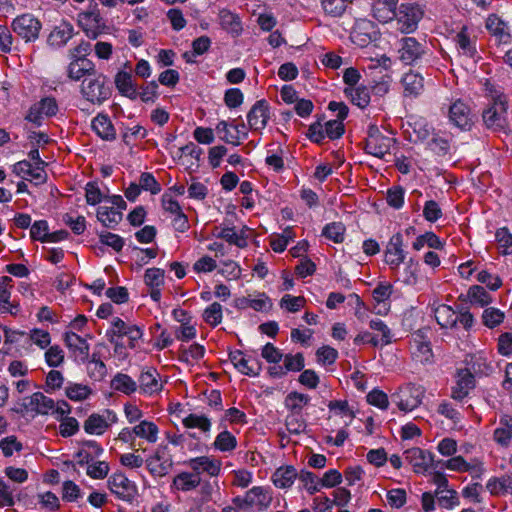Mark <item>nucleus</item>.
<instances>
[{
  "instance_id": "f257e3e1",
  "label": "nucleus",
  "mask_w": 512,
  "mask_h": 512,
  "mask_svg": "<svg viewBox=\"0 0 512 512\" xmlns=\"http://www.w3.org/2000/svg\"><path fill=\"white\" fill-rule=\"evenodd\" d=\"M81 93L87 101L93 104L103 103L111 95V89L107 85V77L95 71L94 75L84 78L82 81Z\"/></svg>"
},
{
  "instance_id": "f03ea898",
  "label": "nucleus",
  "mask_w": 512,
  "mask_h": 512,
  "mask_svg": "<svg viewBox=\"0 0 512 512\" xmlns=\"http://www.w3.org/2000/svg\"><path fill=\"white\" fill-rule=\"evenodd\" d=\"M272 499L268 489L255 486L248 490L244 497H235L233 503L242 510L252 509L255 512H261L270 506Z\"/></svg>"
},
{
  "instance_id": "7ed1b4c3",
  "label": "nucleus",
  "mask_w": 512,
  "mask_h": 512,
  "mask_svg": "<svg viewBox=\"0 0 512 512\" xmlns=\"http://www.w3.org/2000/svg\"><path fill=\"white\" fill-rule=\"evenodd\" d=\"M484 124L488 129L504 131L508 128L507 101L505 97H498L493 104L483 111Z\"/></svg>"
},
{
  "instance_id": "20e7f679",
  "label": "nucleus",
  "mask_w": 512,
  "mask_h": 512,
  "mask_svg": "<svg viewBox=\"0 0 512 512\" xmlns=\"http://www.w3.org/2000/svg\"><path fill=\"white\" fill-rule=\"evenodd\" d=\"M77 22L90 39H96L106 28L96 3L90 5L87 10L80 12L77 16Z\"/></svg>"
},
{
  "instance_id": "39448f33",
  "label": "nucleus",
  "mask_w": 512,
  "mask_h": 512,
  "mask_svg": "<svg viewBox=\"0 0 512 512\" xmlns=\"http://www.w3.org/2000/svg\"><path fill=\"white\" fill-rule=\"evenodd\" d=\"M11 28L25 42H33L38 39L42 24L32 14L25 13L12 21Z\"/></svg>"
},
{
  "instance_id": "423d86ee",
  "label": "nucleus",
  "mask_w": 512,
  "mask_h": 512,
  "mask_svg": "<svg viewBox=\"0 0 512 512\" xmlns=\"http://www.w3.org/2000/svg\"><path fill=\"white\" fill-rule=\"evenodd\" d=\"M424 388L422 386L409 385L406 388L392 395V401L404 412H409L417 408L424 397Z\"/></svg>"
},
{
  "instance_id": "0eeeda50",
  "label": "nucleus",
  "mask_w": 512,
  "mask_h": 512,
  "mask_svg": "<svg viewBox=\"0 0 512 512\" xmlns=\"http://www.w3.org/2000/svg\"><path fill=\"white\" fill-rule=\"evenodd\" d=\"M399 59L406 65L417 64L426 54L425 43H421L414 37H404L399 41Z\"/></svg>"
},
{
  "instance_id": "6e6552de",
  "label": "nucleus",
  "mask_w": 512,
  "mask_h": 512,
  "mask_svg": "<svg viewBox=\"0 0 512 512\" xmlns=\"http://www.w3.org/2000/svg\"><path fill=\"white\" fill-rule=\"evenodd\" d=\"M110 491L119 499L130 502L137 492L135 484L123 473H114L108 480Z\"/></svg>"
},
{
  "instance_id": "1a4fd4ad",
  "label": "nucleus",
  "mask_w": 512,
  "mask_h": 512,
  "mask_svg": "<svg viewBox=\"0 0 512 512\" xmlns=\"http://www.w3.org/2000/svg\"><path fill=\"white\" fill-rule=\"evenodd\" d=\"M21 407L22 413L47 415L54 410V400L45 396L42 392H35L23 399Z\"/></svg>"
},
{
  "instance_id": "9d476101",
  "label": "nucleus",
  "mask_w": 512,
  "mask_h": 512,
  "mask_svg": "<svg viewBox=\"0 0 512 512\" xmlns=\"http://www.w3.org/2000/svg\"><path fill=\"white\" fill-rule=\"evenodd\" d=\"M64 342L75 362L83 364L88 361L90 346L86 339L74 332L68 331L64 334Z\"/></svg>"
},
{
  "instance_id": "9b49d317",
  "label": "nucleus",
  "mask_w": 512,
  "mask_h": 512,
  "mask_svg": "<svg viewBox=\"0 0 512 512\" xmlns=\"http://www.w3.org/2000/svg\"><path fill=\"white\" fill-rule=\"evenodd\" d=\"M475 388V378L470 369H459L456 375V384L452 387L451 397L462 401Z\"/></svg>"
},
{
  "instance_id": "f8f14e48",
  "label": "nucleus",
  "mask_w": 512,
  "mask_h": 512,
  "mask_svg": "<svg viewBox=\"0 0 512 512\" xmlns=\"http://www.w3.org/2000/svg\"><path fill=\"white\" fill-rule=\"evenodd\" d=\"M58 111V105L54 98L46 97L43 98L40 102L34 104L30 110L26 119L30 122H33L37 125L41 124V120L44 117H51L56 115Z\"/></svg>"
},
{
  "instance_id": "ddd939ff",
  "label": "nucleus",
  "mask_w": 512,
  "mask_h": 512,
  "mask_svg": "<svg viewBox=\"0 0 512 512\" xmlns=\"http://www.w3.org/2000/svg\"><path fill=\"white\" fill-rule=\"evenodd\" d=\"M404 259L405 253L403 250V237L400 233H396L390 238L387 244L385 262L392 270H395L404 262Z\"/></svg>"
},
{
  "instance_id": "4468645a",
  "label": "nucleus",
  "mask_w": 512,
  "mask_h": 512,
  "mask_svg": "<svg viewBox=\"0 0 512 512\" xmlns=\"http://www.w3.org/2000/svg\"><path fill=\"white\" fill-rule=\"evenodd\" d=\"M269 107L265 100L257 101L247 115L249 128L255 131L263 130L269 120Z\"/></svg>"
},
{
  "instance_id": "2eb2a0df",
  "label": "nucleus",
  "mask_w": 512,
  "mask_h": 512,
  "mask_svg": "<svg viewBox=\"0 0 512 512\" xmlns=\"http://www.w3.org/2000/svg\"><path fill=\"white\" fill-rule=\"evenodd\" d=\"M421 18L422 12L418 7L402 6L397 19L398 29L402 33L413 32Z\"/></svg>"
},
{
  "instance_id": "dca6fc26",
  "label": "nucleus",
  "mask_w": 512,
  "mask_h": 512,
  "mask_svg": "<svg viewBox=\"0 0 512 512\" xmlns=\"http://www.w3.org/2000/svg\"><path fill=\"white\" fill-rule=\"evenodd\" d=\"M125 67L129 68V70L117 72L114 78V83L120 94L130 98L131 100H135L139 95V92L137 91V85L133 81V76L129 64L126 63Z\"/></svg>"
},
{
  "instance_id": "f3484780",
  "label": "nucleus",
  "mask_w": 512,
  "mask_h": 512,
  "mask_svg": "<svg viewBox=\"0 0 512 512\" xmlns=\"http://www.w3.org/2000/svg\"><path fill=\"white\" fill-rule=\"evenodd\" d=\"M405 459L416 473H424L433 465L432 454L418 447L408 449L405 452Z\"/></svg>"
},
{
  "instance_id": "a211bd4d",
  "label": "nucleus",
  "mask_w": 512,
  "mask_h": 512,
  "mask_svg": "<svg viewBox=\"0 0 512 512\" xmlns=\"http://www.w3.org/2000/svg\"><path fill=\"white\" fill-rule=\"evenodd\" d=\"M449 119L461 130H468L472 125L470 108L461 101H456L450 106Z\"/></svg>"
},
{
  "instance_id": "6ab92c4d",
  "label": "nucleus",
  "mask_w": 512,
  "mask_h": 512,
  "mask_svg": "<svg viewBox=\"0 0 512 512\" xmlns=\"http://www.w3.org/2000/svg\"><path fill=\"white\" fill-rule=\"evenodd\" d=\"M13 172L26 180L35 181L36 185L42 184L47 179V174L43 167H32L27 160L19 161L13 166Z\"/></svg>"
},
{
  "instance_id": "aec40b11",
  "label": "nucleus",
  "mask_w": 512,
  "mask_h": 512,
  "mask_svg": "<svg viewBox=\"0 0 512 512\" xmlns=\"http://www.w3.org/2000/svg\"><path fill=\"white\" fill-rule=\"evenodd\" d=\"M186 464L191 468L194 474H198L199 476L202 472H206L210 476H217L221 470V461L208 456L192 458L188 460Z\"/></svg>"
},
{
  "instance_id": "412c9836",
  "label": "nucleus",
  "mask_w": 512,
  "mask_h": 512,
  "mask_svg": "<svg viewBox=\"0 0 512 512\" xmlns=\"http://www.w3.org/2000/svg\"><path fill=\"white\" fill-rule=\"evenodd\" d=\"M67 67V75L73 81H79L82 78H89L95 74V64L89 59H70Z\"/></svg>"
},
{
  "instance_id": "4be33fe9",
  "label": "nucleus",
  "mask_w": 512,
  "mask_h": 512,
  "mask_svg": "<svg viewBox=\"0 0 512 512\" xmlns=\"http://www.w3.org/2000/svg\"><path fill=\"white\" fill-rule=\"evenodd\" d=\"M108 420L116 421V415L109 411H105V415L91 414L84 423V430L88 434L101 435L109 427Z\"/></svg>"
},
{
  "instance_id": "5701e85b",
  "label": "nucleus",
  "mask_w": 512,
  "mask_h": 512,
  "mask_svg": "<svg viewBox=\"0 0 512 512\" xmlns=\"http://www.w3.org/2000/svg\"><path fill=\"white\" fill-rule=\"evenodd\" d=\"M201 485V476L193 472H180L174 476L170 489L172 492H190Z\"/></svg>"
},
{
  "instance_id": "b1692460",
  "label": "nucleus",
  "mask_w": 512,
  "mask_h": 512,
  "mask_svg": "<svg viewBox=\"0 0 512 512\" xmlns=\"http://www.w3.org/2000/svg\"><path fill=\"white\" fill-rule=\"evenodd\" d=\"M73 25L68 21H62L55 26L48 36V43L54 47H63L74 36Z\"/></svg>"
},
{
  "instance_id": "393cba45",
  "label": "nucleus",
  "mask_w": 512,
  "mask_h": 512,
  "mask_svg": "<svg viewBox=\"0 0 512 512\" xmlns=\"http://www.w3.org/2000/svg\"><path fill=\"white\" fill-rule=\"evenodd\" d=\"M401 83L405 97L415 98L420 95L424 89L423 77L413 71L406 73Z\"/></svg>"
},
{
  "instance_id": "a878e982",
  "label": "nucleus",
  "mask_w": 512,
  "mask_h": 512,
  "mask_svg": "<svg viewBox=\"0 0 512 512\" xmlns=\"http://www.w3.org/2000/svg\"><path fill=\"white\" fill-rule=\"evenodd\" d=\"M159 373L156 369L149 368L142 371L139 376V388L146 394L158 393L162 390V384L158 380Z\"/></svg>"
},
{
  "instance_id": "bb28decb",
  "label": "nucleus",
  "mask_w": 512,
  "mask_h": 512,
  "mask_svg": "<svg viewBox=\"0 0 512 512\" xmlns=\"http://www.w3.org/2000/svg\"><path fill=\"white\" fill-rule=\"evenodd\" d=\"M493 440L502 447H508L512 440V416L503 415L499 419V427L493 432Z\"/></svg>"
},
{
  "instance_id": "cd10ccee",
  "label": "nucleus",
  "mask_w": 512,
  "mask_h": 512,
  "mask_svg": "<svg viewBox=\"0 0 512 512\" xmlns=\"http://www.w3.org/2000/svg\"><path fill=\"white\" fill-rule=\"evenodd\" d=\"M486 488L494 496L507 494L512 496V473L490 478L486 483Z\"/></svg>"
},
{
  "instance_id": "c85d7f7f",
  "label": "nucleus",
  "mask_w": 512,
  "mask_h": 512,
  "mask_svg": "<svg viewBox=\"0 0 512 512\" xmlns=\"http://www.w3.org/2000/svg\"><path fill=\"white\" fill-rule=\"evenodd\" d=\"M92 129L105 141H112L116 138L115 128L106 115H97L92 121Z\"/></svg>"
},
{
  "instance_id": "c756f323",
  "label": "nucleus",
  "mask_w": 512,
  "mask_h": 512,
  "mask_svg": "<svg viewBox=\"0 0 512 512\" xmlns=\"http://www.w3.org/2000/svg\"><path fill=\"white\" fill-rule=\"evenodd\" d=\"M145 462L150 473L159 477L168 474L172 466V461L164 460L159 450H157L154 455L148 457Z\"/></svg>"
},
{
  "instance_id": "7c9ffc66",
  "label": "nucleus",
  "mask_w": 512,
  "mask_h": 512,
  "mask_svg": "<svg viewBox=\"0 0 512 512\" xmlns=\"http://www.w3.org/2000/svg\"><path fill=\"white\" fill-rule=\"evenodd\" d=\"M486 28L492 35L498 37L502 42L506 43L510 38L507 24L494 14L487 18Z\"/></svg>"
},
{
  "instance_id": "2f4dec72",
  "label": "nucleus",
  "mask_w": 512,
  "mask_h": 512,
  "mask_svg": "<svg viewBox=\"0 0 512 512\" xmlns=\"http://www.w3.org/2000/svg\"><path fill=\"white\" fill-rule=\"evenodd\" d=\"M219 20L221 27L232 35H238L242 31L239 17L227 9L219 12Z\"/></svg>"
},
{
  "instance_id": "473e14b6",
  "label": "nucleus",
  "mask_w": 512,
  "mask_h": 512,
  "mask_svg": "<svg viewBox=\"0 0 512 512\" xmlns=\"http://www.w3.org/2000/svg\"><path fill=\"white\" fill-rule=\"evenodd\" d=\"M110 387L118 392L130 395L137 390V383L127 374L117 373L110 382Z\"/></svg>"
},
{
  "instance_id": "72a5a7b5",
  "label": "nucleus",
  "mask_w": 512,
  "mask_h": 512,
  "mask_svg": "<svg viewBox=\"0 0 512 512\" xmlns=\"http://www.w3.org/2000/svg\"><path fill=\"white\" fill-rule=\"evenodd\" d=\"M132 433L149 443H155L158 439L159 429L155 423L143 420L133 427Z\"/></svg>"
},
{
  "instance_id": "f704fd0d",
  "label": "nucleus",
  "mask_w": 512,
  "mask_h": 512,
  "mask_svg": "<svg viewBox=\"0 0 512 512\" xmlns=\"http://www.w3.org/2000/svg\"><path fill=\"white\" fill-rule=\"evenodd\" d=\"M434 316L437 323L442 328H452L458 322V317L453 309L445 304L439 305L434 310Z\"/></svg>"
},
{
  "instance_id": "c9c22d12",
  "label": "nucleus",
  "mask_w": 512,
  "mask_h": 512,
  "mask_svg": "<svg viewBox=\"0 0 512 512\" xmlns=\"http://www.w3.org/2000/svg\"><path fill=\"white\" fill-rule=\"evenodd\" d=\"M123 214L113 207L102 206L97 210V219L107 228H114L121 220Z\"/></svg>"
},
{
  "instance_id": "e433bc0d",
  "label": "nucleus",
  "mask_w": 512,
  "mask_h": 512,
  "mask_svg": "<svg viewBox=\"0 0 512 512\" xmlns=\"http://www.w3.org/2000/svg\"><path fill=\"white\" fill-rule=\"evenodd\" d=\"M297 477L296 470L292 466L280 467L273 474V483L276 487H290Z\"/></svg>"
},
{
  "instance_id": "4c0bfd02",
  "label": "nucleus",
  "mask_w": 512,
  "mask_h": 512,
  "mask_svg": "<svg viewBox=\"0 0 512 512\" xmlns=\"http://www.w3.org/2000/svg\"><path fill=\"white\" fill-rule=\"evenodd\" d=\"M344 93L350 98L353 104L360 108H365L370 102V93L365 86L347 87Z\"/></svg>"
},
{
  "instance_id": "58836bf2",
  "label": "nucleus",
  "mask_w": 512,
  "mask_h": 512,
  "mask_svg": "<svg viewBox=\"0 0 512 512\" xmlns=\"http://www.w3.org/2000/svg\"><path fill=\"white\" fill-rule=\"evenodd\" d=\"M310 397L298 392H290L284 401L285 407L291 413L301 414L302 409L309 403Z\"/></svg>"
},
{
  "instance_id": "ea45409f",
  "label": "nucleus",
  "mask_w": 512,
  "mask_h": 512,
  "mask_svg": "<svg viewBox=\"0 0 512 512\" xmlns=\"http://www.w3.org/2000/svg\"><path fill=\"white\" fill-rule=\"evenodd\" d=\"M87 362L89 376L96 381L103 380L107 375V367L100 359L99 355L97 353H93L91 359H88Z\"/></svg>"
},
{
  "instance_id": "a19ab883",
  "label": "nucleus",
  "mask_w": 512,
  "mask_h": 512,
  "mask_svg": "<svg viewBox=\"0 0 512 512\" xmlns=\"http://www.w3.org/2000/svg\"><path fill=\"white\" fill-rule=\"evenodd\" d=\"M182 422L186 428H198L204 433L211 429V421L205 415L191 413Z\"/></svg>"
},
{
  "instance_id": "79ce46f5",
  "label": "nucleus",
  "mask_w": 512,
  "mask_h": 512,
  "mask_svg": "<svg viewBox=\"0 0 512 512\" xmlns=\"http://www.w3.org/2000/svg\"><path fill=\"white\" fill-rule=\"evenodd\" d=\"M389 141L384 137H372L366 143L368 153L379 158H383L389 151V145L385 143Z\"/></svg>"
},
{
  "instance_id": "37998d69",
  "label": "nucleus",
  "mask_w": 512,
  "mask_h": 512,
  "mask_svg": "<svg viewBox=\"0 0 512 512\" xmlns=\"http://www.w3.org/2000/svg\"><path fill=\"white\" fill-rule=\"evenodd\" d=\"M205 349L202 345L194 343L188 348L181 346L179 351V360L182 362L190 363L197 361L204 356Z\"/></svg>"
},
{
  "instance_id": "c03bdc74",
  "label": "nucleus",
  "mask_w": 512,
  "mask_h": 512,
  "mask_svg": "<svg viewBox=\"0 0 512 512\" xmlns=\"http://www.w3.org/2000/svg\"><path fill=\"white\" fill-rule=\"evenodd\" d=\"M419 263L413 258H410L405 263V268L401 275V280L406 285H416L418 282Z\"/></svg>"
},
{
  "instance_id": "a18cd8bd",
  "label": "nucleus",
  "mask_w": 512,
  "mask_h": 512,
  "mask_svg": "<svg viewBox=\"0 0 512 512\" xmlns=\"http://www.w3.org/2000/svg\"><path fill=\"white\" fill-rule=\"evenodd\" d=\"M215 235L216 237L224 239L229 244L236 245L239 248H244L247 245L246 239L243 236L238 235L234 227L220 228Z\"/></svg>"
},
{
  "instance_id": "49530a36",
  "label": "nucleus",
  "mask_w": 512,
  "mask_h": 512,
  "mask_svg": "<svg viewBox=\"0 0 512 512\" xmlns=\"http://www.w3.org/2000/svg\"><path fill=\"white\" fill-rule=\"evenodd\" d=\"M236 445V438L229 431L219 433L214 442L215 448L222 452L232 451Z\"/></svg>"
},
{
  "instance_id": "de8ad7c7",
  "label": "nucleus",
  "mask_w": 512,
  "mask_h": 512,
  "mask_svg": "<svg viewBox=\"0 0 512 512\" xmlns=\"http://www.w3.org/2000/svg\"><path fill=\"white\" fill-rule=\"evenodd\" d=\"M285 426L289 433L299 435L305 432L306 422L301 414L290 413L285 419Z\"/></svg>"
},
{
  "instance_id": "09e8293b",
  "label": "nucleus",
  "mask_w": 512,
  "mask_h": 512,
  "mask_svg": "<svg viewBox=\"0 0 512 512\" xmlns=\"http://www.w3.org/2000/svg\"><path fill=\"white\" fill-rule=\"evenodd\" d=\"M495 238L502 254H512V234L506 227L499 228L496 231Z\"/></svg>"
},
{
  "instance_id": "8fccbe9b",
  "label": "nucleus",
  "mask_w": 512,
  "mask_h": 512,
  "mask_svg": "<svg viewBox=\"0 0 512 512\" xmlns=\"http://www.w3.org/2000/svg\"><path fill=\"white\" fill-rule=\"evenodd\" d=\"M435 467L447 468L458 472H466L471 469V466L462 456H456L446 461L439 460L436 462Z\"/></svg>"
},
{
  "instance_id": "3c124183",
  "label": "nucleus",
  "mask_w": 512,
  "mask_h": 512,
  "mask_svg": "<svg viewBox=\"0 0 512 512\" xmlns=\"http://www.w3.org/2000/svg\"><path fill=\"white\" fill-rule=\"evenodd\" d=\"M205 322L213 327L217 326L222 321V306L218 302H213L209 305L203 313Z\"/></svg>"
},
{
  "instance_id": "603ef678",
  "label": "nucleus",
  "mask_w": 512,
  "mask_h": 512,
  "mask_svg": "<svg viewBox=\"0 0 512 512\" xmlns=\"http://www.w3.org/2000/svg\"><path fill=\"white\" fill-rule=\"evenodd\" d=\"M345 226L340 222H333L327 224L322 231V234L333 240L335 243H341L344 239Z\"/></svg>"
},
{
  "instance_id": "864d4df0",
  "label": "nucleus",
  "mask_w": 512,
  "mask_h": 512,
  "mask_svg": "<svg viewBox=\"0 0 512 512\" xmlns=\"http://www.w3.org/2000/svg\"><path fill=\"white\" fill-rule=\"evenodd\" d=\"M235 368L244 375L257 376L261 370V365L257 360L243 357Z\"/></svg>"
},
{
  "instance_id": "5fc2aeb1",
  "label": "nucleus",
  "mask_w": 512,
  "mask_h": 512,
  "mask_svg": "<svg viewBox=\"0 0 512 512\" xmlns=\"http://www.w3.org/2000/svg\"><path fill=\"white\" fill-rule=\"evenodd\" d=\"M468 297L471 302L477 303L480 306L488 305L491 302V296L487 291L479 285H474L468 290Z\"/></svg>"
},
{
  "instance_id": "6e6d98bb",
  "label": "nucleus",
  "mask_w": 512,
  "mask_h": 512,
  "mask_svg": "<svg viewBox=\"0 0 512 512\" xmlns=\"http://www.w3.org/2000/svg\"><path fill=\"white\" fill-rule=\"evenodd\" d=\"M30 235L33 240L47 242L49 238V228L47 221H35L31 226Z\"/></svg>"
},
{
  "instance_id": "4d7b16f0",
  "label": "nucleus",
  "mask_w": 512,
  "mask_h": 512,
  "mask_svg": "<svg viewBox=\"0 0 512 512\" xmlns=\"http://www.w3.org/2000/svg\"><path fill=\"white\" fill-rule=\"evenodd\" d=\"M349 2L345 0H322L324 11L334 17L342 15Z\"/></svg>"
},
{
  "instance_id": "13d9d810",
  "label": "nucleus",
  "mask_w": 512,
  "mask_h": 512,
  "mask_svg": "<svg viewBox=\"0 0 512 512\" xmlns=\"http://www.w3.org/2000/svg\"><path fill=\"white\" fill-rule=\"evenodd\" d=\"M284 366L286 368L287 373L290 371L298 372L304 368V356L302 353H297L295 355L286 354L283 356Z\"/></svg>"
},
{
  "instance_id": "bf43d9fd",
  "label": "nucleus",
  "mask_w": 512,
  "mask_h": 512,
  "mask_svg": "<svg viewBox=\"0 0 512 512\" xmlns=\"http://www.w3.org/2000/svg\"><path fill=\"white\" fill-rule=\"evenodd\" d=\"M130 325H127L122 319L115 318L112 322V328L106 332L110 343H114L115 337L126 336Z\"/></svg>"
},
{
  "instance_id": "052dcab7",
  "label": "nucleus",
  "mask_w": 512,
  "mask_h": 512,
  "mask_svg": "<svg viewBox=\"0 0 512 512\" xmlns=\"http://www.w3.org/2000/svg\"><path fill=\"white\" fill-rule=\"evenodd\" d=\"M90 393L88 386L82 384H73L66 388V396L73 401L84 400Z\"/></svg>"
},
{
  "instance_id": "680f3d73",
  "label": "nucleus",
  "mask_w": 512,
  "mask_h": 512,
  "mask_svg": "<svg viewBox=\"0 0 512 512\" xmlns=\"http://www.w3.org/2000/svg\"><path fill=\"white\" fill-rule=\"evenodd\" d=\"M344 131L345 129L342 119L329 120L325 123L324 134L331 140L340 138Z\"/></svg>"
},
{
  "instance_id": "e2e57ef3",
  "label": "nucleus",
  "mask_w": 512,
  "mask_h": 512,
  "mask_svg": "<svg viewBox=\"0 0 512 512\" xmlns=\"http://www.w3.org/2000/svg\"><path fill=\"white\" fill-rule=\"evenodd\" d=\"M139 186L141 189L150 191L151 194H158L161 191V186L155 177L148 172H143L139 179Z\"/></svg>"
},
{
  "instance_id": "0e129e2a",
  "label": "nucleus",
  "mask_w": 512,
  "mask_h": 512,
  "mask_svg": "<svg viewBox=\"0 0 512 512\" xmlns=\"http://www.w3.org/2000/svg\"><path fill=\"white\" fill-rule=\"evenodd\" d=\"M144 281L149 287H160L164 284V271L160 268H149L145 272Z\"/></svg>"
},
{
  "instance_id": "69168bd1",
  "label": "nucleus",
  "mask_w": 512,
  "mask_h": 512,
  "mask_svg": "<svg viewBox=\"0 0 512 512\" xmlns=\"http://www.w3.org/2000/svg\"><path fill=\"white\" fill-rule=\"evenodd\" d=\"M305 304V298L302 296H291L286 294L280 301V306L286 308L289 312L299 311Z\"/></svg>"
},
{
  "instance_id": "338daca9",
  "label": "nucleus",
  "mask_w": 512,
  "mask_h": 512,
  "mask_svg": "<svg viewBox=\"0 0 512 512\" xmlns=\"http://www.w3.org/2000/svg\"><path fill=\"white\" fill-rule=\"evenodd\" d=\"M45 360L50 367H59L64 362V351L58 345L51 346L45 353Z\"/></svg>"
},
{
  "instance_id": "774afa93",
  "label": "nucleus",
  "mask_w": 512,
  "mask_h": 512,
  "mask_svg": "<svg viewBox=\"0 0 512 512\" xmlns=\"http://www.w3.org/2000/svg\"><path fill=\"white\" fill-rule=\"evenodd\" d=\"M299 480L304 483V486L309 494H314L320 490L319 480L317 476L309 471H301Z\"/></svg>"
}]
</instances>
